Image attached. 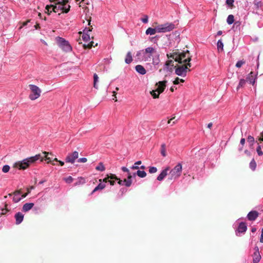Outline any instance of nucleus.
<instances>
[{
	"label": "nucleus",
	"mask_w": 263,
	"mask_h": 263,
	"mask_svg": "<svg viewBox=\"0 0 263 263\" xmlns=\"http://www.w3.org/2000/svg\"><path fill=\"white\" fill-rule=\"evenodd\" d=\"M166 56L168 59L172 58L179 64L190 63L192 58L189 51L187 50L183 52H179L177 50L170 54H167Z\"/></svg>",
	"instance_id": "f257e3e1"
},
{
	"label": "nucleus",
	"mask_w": 263,
	"mask_h": 263,
	"mask_svg": "<svg viewBox=\"0 0 263 263\" xmlns=\"http://www.w3.org/2000/svg\"><path fill=\"white\" fill-rule=\"evenodd\" d=\"M43 157H41V154L36 155L34 156L31 157L22 161H20L15 162L13 167L14 168H18L19 170H25L28 168L32 163H34L36 161L40 160L43 161Z\"/></svg>",
	"instance_id": "f03ea898"
},
{
	"label": "nucleus",
	"mask_w": 263,
	"mask_h": 263,
	"mask_svg": "<svg viewBox=\"0 0 263 263\" xmlns=\"http://www.w3.org/2000/svg\"><path fill=\"white\" fill-rule=\"evenodd\" d=\"M55 3L53 5L52 11L54 12H58L62 11L63 13H68L70 8V6L68 5V0H53Z\"/></svg>",
	"instance_id": "7ed1b4c3"
},
{
	"label": "nucleus",
	"mask_w": 263,
	"mask_h": 263,
	"mask_svg": "<svg viewBox=\"0 0 263 263\" xmlns=\"http://www.w3.org/2000/svg\"><path fill=\"white\" fill-rule=\"evenodd\" d=\"M166 83L167 81L164 80L159 81L156 83V85L157 86V88L155 90H153L150 92L153 98L157 99L159 97V95L164 91L166 87Z\"/></svg>",
	"instance_id": "20e7f679"
},
{
	"label": "nucleus",
	"mask_w": 263,
	"mask_h": 263,
	"mask_svg": "<svg viewBox=\"0 0 263 263\" xmlns=\"http://www.w3.org/2000/svg\"><path fill=\"white\" fill-rule=\"evenodd\" d=\"M182 167L180 163L177 164L173 169H172L168 174V179L172 180L179 178L182 172Z\"/></svg>",
	"instance_id": "39448f33"
},
{
	"label": "nucleus",
	"mask_w": 263,
	"mask_h": 263,
	"mask_svg": "<svg viewBox=\"0 0 263 263\" xmlns=\"http://www.w3.org/2000/svg\"><path fill=\"white\" fill-rule=\"evenodd\" d=\"M191 67V63H187L184 65L175 66V73L179 76L185 77L187 71H190L189 68Z\"/></svg>",
	"instance_id": "423d86ee"
},
{
	"label": "nucleus",
	"mask_w": 263,
	"mask_h": 263,
	"mask_svg": "<svg viewBox=\"0 0 263 263\" xmlns=\"http://www.w3.org/2000/svg\"><path fill=\"white\" fill-rule=\"evenodd\" d=\"M29 87L31 92L29 96L31 100H35L40 97L42 91L38 86L35 85L30 84Z\"/></svg>",
	"instance_id": "0eeeda50"
},
{
	"label": "nucleus",
	"mask_w": 263,
	"mask_h": 263,
	"mask_svg": "<svg viewBox=\"0 0 263 263\" xmlns=\"http://www.w3.org/2000/svg\"><path fill=\"white\" fill-rule=\"evenodd\" d=\"M57 42L59 46L65 52H70L72 50V47L64 39L58 37L57 38Z\"/></svg>",
	"instance_id": "6e6552de"
},
{
	"label": "nucleus",
	"mask_w": 263,
	"mask_h": 263,
	"mask_svg": "<svg viewBox=\"0 0 263 263\" xmlns=\"http://www.w3.org/2000/svg\"><path fill=\"white\" fill-rule=\"evenodd\" d=\"M156 28L157 32H167L173 30L175 28V25L173 23H167L158 25Z\"/></svg>",
	"instance_id": "1a4fd4ad"
},
{
	"label": "nucleus",
	"mask_w": 263,
	"mask_h": 263,
	"mask_svg": "<svg viewBox=\"0 0 263 263\" xmlns=\"http://www.w3.org/2000/svg\"><path fill=\"white\" fill-rule=\"evenodd\" d=\"M79 153L77 151H74L72 153L69 154L65 158L66 162L74 163L75 160L78 158Z\"/></svg>",
	"instance_id": "9d476101"
},
{
	"label": "nucleus",
	"mask_w": 263,
	"mask_h": 263,
	"mask_svg": "<svg viewBox=\"0 0 263 263\" xmlns=\"http://www.w3.org/2000/svg\"><path fill=\"white\" fill-rule=\"evenodd\" d=\"M254 250L255 252L253 255V262L258 263L261 259V255H260L258 247H255Z\"/></svg>",
	"instance_id": "9b49d317"
},
{
	"label": "nucleus",
	"mask_w": 263,
	"mask_h": 263,
	"mask_svg": "<svg viewBox=\"0 0 263 263\" xmlns=\"http://www.w3.org/2000/svg\"><path fill=\"white\" fill-rule=\"evenodd\" d=\"M259 213L256 211H251L247 215L248 219L250 221L255 220L258 216Z\"/></svg>",
	"instance_id": "f8f14e48"
},
{
	"label": "nucleus",
	"mask_w": 263,
	"mask_h": 263,
	"mask_svg": "<svg viewBox=\"0 0 263 263\" xmlns=\"http://www.w3.org/2000/svg\"><path fill=\"white\" fill-rule=\"evenodd\" d=\"M21 193V190H17V191H15L13 193L9 194V196H11V195H13L14 196L13 198V201L14 202H18L22 199V198L20 196Z\"/></svg>",
	"instance_id": "ddd939ff"
},
{
	"label": "nucleus",
	"mask_w": 263,
	"mask_h": 263,
	"mask_svg": "<svg viewBox=\"0 0 263 263\" xmlns=\"http://www.w3.org/2000/svg\"><path fill=\"white\" fill-rule=\"evenodd\" d=\"M170 171V167H166L163 170L157 177V180L162 181L168 174V171Z\"/></svg>",
	"instance_id": "4468645a"
},
{
	"label": "nucleus",
	"mask_w": 263,
	"mask_h": 263,
	"mask_svg": "<svg viewBox=\"0 0 263 263\" xmlns=\"http://www.w3.org/2000/svg\"><path fill=\"white\" fill-rule=\"evenodd\" d=\"M174 62L172 60L167 61L164 65L165 68L168 71L172 72L173 70Z\"/></svg>",
	"instance_id": "2eb2a0df"
},
{
	"label": "nucleus",
	"mask_w": 263,
	"mask_h": 263,
	"mask_svg": "<svg viewBox=\"0 0 263 263\" xmlns=\"http://www.w3.org/2000/svg\"><path fill=\"white\" fill-rule=\"evenodd\" d=\"M15 218L16 220L15 223L16 224H19L23 220L24 215L21 212H18L15 215Z\"/></svg>",
	"instance_id": "dca6fc26"
},
{
	"label": "nucleus",
	"mask_w": 263,
	"mask_h": 263,
	"mask_svg": "<svg viewBox=\"0 0 263 263\" xmlns=\"http://www.w3.org/2000/svg\"><path fill=\"white\" fill-rule=\"evenodd\" d=\"M42 154L44 155V156L41 155V157H42L43 158V160L44 159H45V160H48V161L47 162L48 163H49L50 162L51 163L53 158H52V157H51V156L49 157L48 156L50 155V156H52L53 155L52 154V153H49L48 152H43Z\"/></svg>",
	"instance_id": "f3484780"
},
{
	"label": "nucleus",
	"mask_w": 263,
	"mask_h": 263,
	"mask_svg": "<svg viewBox=\"0 0 263 263\" xmlns=\"http://www.w3.org/2000/svg\"><path fill=\"white\" fill-rule=\"evenodd\" d=\"M99 181L100 182V183L93 189V190L91 193V195L93 194L95 192L98 190H102L104 189L106 185L105 184L102 183V179H100L99 180Z\"/></svg>",
	"instance_id": "a211bd4d"
},
{
	"label": "nucleus",
	"mask_w": 263,
	"mask_h": 263,
	"mask_svg": "<svg viewBox=\"0 0 263 263\" xmlns=\"http://www.w3.org/2000/svg\"><path fill=\"white\" fill-rule=\"evenodd\" d=\"M247 229V225L245 222H241L239 223L237 229V231L239 233H245Z\"/></svg>",
	"instance_id": "6ab92c4d"
},
{
	"label": "nucleus",
	"mask_w": 263,
	"mask_h": 263,
	"mask_svg": "<svg viewBox=\"0 0 263 263\" xmlns=\"http://www.w3.org/2000/svg\"><path fill=\"white\" fill-rule=\"evenodd\" d=\"M133 177L131 173H129L127 175V179H124V181L125 182V185L127 187L131 186L132 183V178Z\"/></svg>",
	"instance_id": "aec40b11"
},
{
	"label": "nucleus",
	"mask_w": 263,
	"mask_h": 263,
	"mask_svg": "<svg viewBox=\"0 0 263 263\" xmlns=\"http://www.w3.org/2000/svg\"><path fill=\"white\" fill-rule=\"evenodd\" d=\"M248 81H249L250 83L252 84L253 85L254 84L255 82V73L251 71L247 77V80Z\"/></svg>",
	"instance_id": "412c9836"
},
{
	"label": "nucleus",
	"mask_w": 263,
	"mask_h": 263,
	"mask_svg": "<svg viewBox=\"0 0 263 263\" xmlns=\"http://www.w3.org/2000/svg\"><path fill=\"white\" fill-rule=\"evenodd\" d=\"M136 70L141 74H144L146 73V71L144 67L141 65H138L135 67Z\"/></svg>",
	"instance_id": "4be33fe9"
},
{
	"label": "nucleus",
	"mask_w": 263,
	"mask_h": 263,
	"mask_svg": "<svg viewBox=\"0 0 263 263\" xmlns=\"http://www.w3.org/2000/svg\"><path fill=\"white\" fill-rule=\"evenodd\" d=\"M110 179H115V180L118 181V183L120 185H125V182L124 180H121L120 178L117 177L115 174H111V176H110Z\"/></svg>",
	"instance_id": "5701e85b"
},
{
	"label": "nucleus",
	"mask_w": 263,
	"mask_h": 263,
	"mask_svg": "<svg viewBox=\"0 0 263 263\" xmlns=\"http://www.w3.org/2000/svg\"><path fill=\"white\" fill-rule=\"evenodd\" d=\"M34 206L33 203H26L25 204H24L23 206V211L24 212H28L30 210H31L33 206Z\"/></svg>",
	"instance_id": "b1692460"
},
{
	"label": "nucleus",
	"mask_w": 263,
	"mask_h": 263,
	"mask_svg": "<svg viewBox=\"0 0 263 263\" xmlns=\"http://www.w3.org/2000/svg\"><path fill=\"white\" fill-rule=\"evenodd\" d=\"M133 61V57L131 52H127L125 59V62L126 64H130Z\"/></svg>",
	"instance_id": "393cba45"
},
{
	"label": "nucleus",
	"mask_w": 263,
	"mask_h": 263,
	"mask_svg": "<svg viewBox=\"0 0 263 263\" xmlns=\"http://www.w3.org/2000/svg\"><path fill=\"white\" fill-rule=\"evenodd\" d=\"M157 32L156 28H152L151 27H149L146 30V34H150V35H154Z\"/></svg>",
	"instance_id": "a878e982"
},
{
	"label": "nucleus",
	"mask_w": 263,
	"mask_h": 263,
	"mask_svg": "<svg viewBox=\"0 0 263 263\" xmlns=\"http://www.w3.org/2000/svg\"><path fill=\"white\" fill-rule=\"evenodd\" d=\"M161 154L163 157L166 156V145L164 143L161 144V149H160Z\"/></svg>",
	"instance_id": "bb28decb"
},
{
	"label": "nucleus",
	"mask_w": 263,
	"mask_h": 263,
	"mask_svg": "<svg viewBox=\"0 0 263 263\" xmlns=\"http://www.w3.org/2000/svg\"><path fill=\"white\" fill-rule=\"evenodd\" d=\"M246 83V80L244 79H241L239 81L238 85L237 86L236 89L238 90L239 88H242L245 86Z\"/></svg>",
	"instance_id": "cd10ccee"
},
{
	"label": "nucleus",
	"mask_w": 263,
	"mask_h": 263,
	"mask_svg": "<svg viewBox=\"0 0 263 263\" xmlns=\"http://www.w3.org/2000/svg\"><path fill=\"white\" fill-rule=\"evenodd\" d=\"M227 22L228 24L231 25L234 22V17L233 15L230 14L227 18Z\"/></svg>",
	"instance_id": "c85d7f7f"
},
{
	"label": "nucleus",
	"mask_w": 263,
	"mask_h": 263,
	"mask_svg": "<svg viewBox=\"0 0 263 263\" xmlns=\"http://www.w3.org/2000/svg\"><path fill=\"white\" fill-rule=\"evenodd\" d=\"M96 170L99 171L103 172L105 171V167L102 162H100L99 163V165L97 166H96Z\"/></svg>",
	"instance_id": "c756f323"
},
{
	"label": "nucleus",
	"mask_w": 263,
	"mask_h": 263,
	"mask_svg": "<svg viewBox=\"0 0 263 263\" xmlns=\"http://www.w3.org/2000/svg\"><path fill=\"white\" fill-rule=\"evenodd\" d=\"M217 49L218 51H222L223 48V44L221 40H219L217 44Z\"/></svg>",
	"instance_id": "7c9ffc66"
},
{
	"label": "nucleus",
	"mask_w": 263,
	"mask_h": 263,
	"mask_svg": "<svg viewBox=\"0 0 263 263\" xmlns=\"http://www.w3.org/2000/svg\"><path fill=\"white\" fill-rule=\"evenodd\" d=\"M249 166H250V168L252 170V171H255V169H256V162L255 161L254 159H253L250 162V164H249Z\"/></svg>",
	"instance_id": "2f4dec72"
},
{
	"label": "nucleus",
	"mask_w": 263,
	"mask_h": 263,
	"mask_svg": "<svg viewBox=\"0 0 263 263\" xmlns=\"http://www.w3.org/2000/svg\"><path fill=\"white\" fill-rule=\"evenodd\" d=\"M136 174L137 175L141 177V178H144L146 176V173L145 171H139L138 170L137 172H136Z\"/></svg>",
	"instance_id": "473e14b6"
},
{
	"label": "nucleus",
	"mask_w": 263,
	"mask_h": 263,
	"mask_svg": "<svg viewBox=\"0 0 263 263\" xmlns=\"http://www.w3.org/2000/svg\"><path fill=\"white\" fill-rule=\"evenodd\" d=\"M53 5H47L45 7L47 11L46 12L48 15H50L52 11Z\"/></svg>",
	"instance_id": "72a5a7b5"
},
{
	"label": "nucleus",
	"mask_w": 263,
	"mask_h": 263,
	"mask_svg": "<svg viewBox=\"0 0 263 263\" xmlns=\"http://www.w3.org/2000/svg\"><path fill=\"white\" fill-rule=\"evenodd\" d=\"M98 76L96 73H95L93 75V87L97 89H98V86L97 85V82L98 81Z\"/></svg>",
	"instance_id": "f704fd0d"
},
{
	"label": "nucleus",
	"mask_w": 263,
	"mask_h": 263,
	"mask_svg": "<svg viewBox=\"0 0 263 263\" xmlns=\"http://www.w3.org/2000/svg\"><path fill=\"white\" fill-rule=\"evenodd\" d=\"M142 163V162L141 161H138L137 162H136L134 164V165H133L132 167H131V168L132 170H138L139 169V167L138 166V165H140Z\"/></svg>",
	"instance_id": "c9c22d12"
},
{
	"label": "nucleus",
	"mask_w": 263,
	"mask_h": 263,
	"mask_svg": "<svg viewBox=\"0 0 263 263\" xmlns=\"http://www.w3.org/2000/svg\"><path fill=\"white\" fill-rule=\"evenodd\" d=\"M85 183V179L82 177H81V178H80L79 181L74 183V185L77 186V185H79L80 184H84Z\"/></svg>",
	"instance_id": "e433bc0d"
},
{
	"label": "nucleus",
	"mask_w": 263,
	"mask_h": 263,
	"mask_svg": "<svg viewBox=\"0 0 263 263\" xmlns=\"http://www.w3.org/2000/svg\"><path fill=\"white\" fill-rule=\"evenodd\" d=\"M258 145L256 148V151H257V154L259 156H262L263 155V152L261 151L262 145H260L259 143H258Z\"/></svg>",
	"instance_id": "4c0bfd02"
},
{
	"label": "nucleus",
	"mask_w": 263,
	"mask_h": 263,
	"mask_svg": "<svg viewBox=\"0 0 263 263\" xmlns=\"http://www.w3.org/2000/svg\"><path fill=\"white\" fill-rule=\"evenodd\" d=\"M155 51V49L152 47H147L145 49V52L146 53L152 54Z\"/></svg>",
	"instance_id": "58836bf2"
},
{
	"label": "nucleus",
	"mask_w": 263,
	"mask_h": 263,
	"mask_svg": "<svg viewBox=\"0 0 263 263\" xmlns=\"http://www.w3.org/2000/svg\"><path fill=\"white\" fill-rule=\"evenodd\" d=\"M247 141L251 144V145H253L255 140L254 137L250 135L248 137Z\"/></svg>",
	"instance_id": "ea45409f"
},
{
	"label": "nucleus",
	"mask_w": 263,
	"mask_h": 263,
	"mask_svg": "<svg viewBox=\"0 0 263 263\" xmlns=\"http://www.w3.org/2000/svg\"><path fill=\"white\" fill-rule=\"evenodd\" d=\"M83 40L85 42H88L90 40V36L87 34L84 33L82 36Z\"/></svg>",
	"instance_id": "a19ab883"
},
{
	"label": "nucleus",
	"mask_w": 263,
	"mask_h": 263,
	"mask_svg": "<svg viewBox=\"0 0 263 263\" xmlns=\"http://www.w3.org/2000/svg\"><path fill=\"white\" fill-rule=\"evenodd\" d=\"M93 42L91 41L89 44H88L87 45L84 44L83 45L84 48V49H87V48L90 49L93 46Z\"/></svg>",
	"instance_id": "79ce46f5"
},
{
	"label": "nucleus",
	"mask_w": 263,
	"mask_h": 263,
	"mask_svg": "<svg viewBox=\"0 0 263 263\" xmlns=\"http://www.w3.org/2000/svg\"><path fill=\"white\" fill-rule=\"evenodd\" d=\"M64 180L65 181L66 183H70L73 181V179L71 176H69L67 178H64Z\"/></svg>",
	"instance_id": "37998d69"
},
{
	"label": "nucleus",
	"mask_w": 263,
	"mask_h": 263,
	"mask_svg": "<svg viewBox=\"0 0 263 263\" xmlns=\"http://www.w3.org/2000/svg\"><path fill=\"white\" fill-rule=\"evenodd\" d=\"M10 170V166L8 165H5L3 167L2 171L6 173L9 171Z\"/></svg>",
	"instance_id": "c03bdc74"
},
{
	"label": "nucleus",
	"mask_w": 263,
	"mask_h": 263,
	"mask_svg": "<svg viewBox=\"0 0 263 263\" xmlns=\"http://www.w3.org/2000/svg\"><path fill=\"white\" fill-rule=\"evenodd\" d=\"M245 63V62L243 60L239 61L237 62L236 64V67L237 68H240L242 66L243 64Z\"/></svg>",
	"instance_id": "a18cd8bd"
},
{
	"label": "nucleus",
	"mask_w": 263,
	"mask_h": 263,
	"mask_svg": "<svg viewBox=\"0 0 263 263\" xmlns=\"http://www.w3.org/2000/svg\"><path fill=\"white\" fill-rule=\"evenodd\" d=\"M157 171V168L156 167L154 166H151L149 167V172L151 174L152 173H155Z\"/></svg>",
	"instance_id": "49530a36"
},
{
	"label": "nucleus",
	"mask_w": 263,
	"mask_h": 263,
	"mask_svg": "<svg viewBox=\"0 0 263 263\" xmlns=\"http://www.w3.org/2000/svg\"><path fill=\"white\" fill-rule=\"evenodd\" d=\"M234 2V0H227L226 4L230 6L231 8L233 7V3Z\"/></svg>",
	"instance_id": "de8ad7c7"
},
{
	"label": "nucleus",
	"mask_w": 263,
	"mask_h": 263,
	"mask_svg": "<svg viewBox=\"0 0 263 263\" xmlns=\"http://www.w3.org/2000/svg\"><path fill=\"white\" fill-rule=\"evenodd\" d=\"M258 141L260 143L263 142V131L260 133L259 137L258 138Z\"/></svg>",
	"instance_id": "09e8293b"
},
{
	"label": "nucleus",
	"mask_w": 263,
	"mask_h": 263,
	"mask_svg": "<svg viewBox=\"0 0 263 263\" xmlns=\"http://www.w3.org/2000/svg\"><path fill=\"white\" fill-rule=\"evenodd\" d=\"M110 176H111V174H110L109 175H107V177H105L103 180H102V182L103 181L104 182H109V181L110 180H109V179H110Z\"/></svg>",
	"instance_id": "8fccbe9b"
},
{
	"label": "nucleus",
	"mask_w": 263,
	"mask_h": 263,
	"mask_svg": "<svg viewBox=\"0 0 263 263\" xmlns=\"http://www.w3.org/2000/svg\"><path fill=\"white\" fill-rule=\"evenodd\" d=\"M87 161V159L86 158H81L78 160V162L79 163H85Z\"/></svg>",
	"instance_id": "3c124183"
},
{
	"label": "nucleus",
	"mask_w": 263,
	"mask_h": 263,
	"mask_svg": "<svg viewBox=\"0 0 263 263\" xmlns=\"http://www.w3.org/2000/svg\"><path fill=\"white\" fill-rule=\"evenodd\" d=\"M148 17L147 15H145L144 18H142L141 19L142 22L143 23H147L148 22Z\"/></svg>",
	"instance_id": "603ef678"
},
{
	"label": "nucleus",
	"mask_w": 263,
	"mask_h": 263,
	"mask_svg": "<svg viewBox=\"0 0 263 263\" xmlns=\"http://www.w3.org/2000/svg\"><path fill=\"white\" fill-rule=\"evenodd\" d=\"M2 212L1 215H5L9 211L7 208V204H5V208L2 210Z\"/></svg>",
	"instance_id": "864d4df0"
},
{
	"label": "nucleus",
	"mask_w": 263,
	"mask_h": 263,
	"mask_svg": "<svg viewBox=\"0 0 263 263\" xmlns=\"http://www.w3.org/2000/svg\"><path fill=\"white\" fill-rule=\"evenodd\" d=\"M121 170L124 172H126V173H127V175L129 173H130L129 170L127 167H126L125 166L122 167Z\"/></svg>",
	"instance_id": "5fc2aeb1"
},
{
	"label": "nucleus",
	"mask_w": 263,
	"mask_h": 263,
	"mask_svg": "<svg viewBox=\"0 0 263 263\" xmlns=\"http://www.w3.org/2000/svg\"><path fill=\"white\" fill-rule=\"evenodd\" d=\"M180 79L178 77H177L175 80L173 81V84L175 85H177L179 83Z\"/></svg>",
	"instance_id": "6e6d98bb"
},
{
	"label": "nucleus",
	"mask_w": 263,
	"mask_h": 263,
	"mask_svg": "<svg viewBox=\"0 0 263 263\" xmlns=\"http://www.w3.org/2000/svg\"><path fill=\"white\" fill-rule=\"evenodd\" d=\"M260 242L263 243V228L261 230V234L260 238Z\"/></svg>",
	"instance_id": "4d7b16f0"
},
{
	"label": "nucleus",
	"mask_w": 263,
	"mask_h": 263,
	"mask_svg": "<svg viewBox=\"0 0 263 263\" xmlns=\"http://www.w3.org/2000/svg\"><path fill=\"white\" fill-rule=\"evenodd\" d=\"M29 193H30V191L28 190L27 193L22 195L21 198H23L26 197L27 196V195H28V194H29Z\"/></svg>",
	"instance_id": "13d9d810"
},
{
	"label": "nucleus",
	"mask_w": 263,
	"mask_h": 263,
	"mask_svg": "<svg viewBox=\"0 0 263 263\" xmlns=\"http://www.w3.org/2000/svg\"><path fill=\"white\" fill-rule=\"evenodd\" d=\"M116 94H117V92L116 91H113V96L115 97V98H113V100H114L116 102L117 101Z\"/></svg>",
	"instance_id": "bf43d9fd"
},
{
	"label": "nucleus",
	"mask_w": 263,
	"mask_h": 263,
	"mask_svg": "<svg viewBox=\"0 0 263 263\" xmlns=\"http://www.w3.org/2000/svg\"><path fill=\"white\" fill-rule=\"evenodd\" d=\"M114 179H110L109 181V182L111 185H114L115 184V181L113 180Z\"/></svg>",
	"instance_id": "052dcab7"
},
{
	"label": "nucleus",
	"mask_w": 263,
	"mask_h": 263,
	"mask_svg": "<svg viewBox=\"0 0 263 263\" xmlns=\"http://www.w3.org/2000/svg\"><path fill=\"white\" fill-rule=\"evenodd\" d=\"M245 138H241V140H240V143L242 145H244L245 143Z\"/></svg>",
	"instance_id": "680f3d73"
},
{
	"label": "nucleus",
	"mask_w": 263,
	"mask_h": 263,
	"mask_svg": "<svg viewBox=\"0 0 263 263\" xmlns=\"http://www.w3.org/2000/svg\"><path fill=\"white\" fill-rule=\"evenodd\" d=\"M213 126V124L212 123H209L208 124V126L207 127L209 128H211Z\"/></svg>",
	"instance_id": "e2e57ef3"
},
{
	"label": "nucleus",
	"mask_w": 263,
	"mask_h": 263,
	"mask_svg": "<svg viewBox=\"0 0 263 263\" xmlns=\"http://www.w3.org/2000/svg\"><path fill=\"white\" fill-rule=\"evenodd\" d=\"M34 27L36 29H38L40 28V25L39 24H36L35 26H34Z\"/></svg>",
	"instance_id": "0e129e2a"
},
{
	"label": "nucleus",
	"mask_w": 263,
	"mask_h": 263,
	"mask_svg": "<svg viewBox=\"0 0 263 263\" xmlns=\"http://www.w3.org/2000/svg\"><path fill=\"white\" fill-rule=\"evenodd\" d=\"M141 54V51H138L137 52V54H136V56L137 57H139L140 56Z\"/></svg>",
	"instance_id": "69168bd1"
},
{
	"label": "nucleus",
	"mask_w": 263,
	"mask_h": 263,
	"mask_svg": "<svg viewBox=\"0 0 263 263\" xmlns=\"http://www.w3.org/2000/svg\"><path fill=\"white\" fill-rule=\"evenodd\" d=\"M58 162H59L61 166L64 165V162L63 161L59 160V161H58Z\"/></svg>",
	"instance_id": "338daca9"
},
{
	"label": "nucleus",
	"mask_w": 263,
	"mask_h": 263,
	"mask_svg": "<svg viewBox=\"0 0 263 263\" xmlns=\"http://www.w3.org/2000/svg\"><path fill=\"white\" fill-rule=\"evenodd\" d=\"M256 231V229L255 228H252L251 229V232L252 233H254Z\"/></svg>",
	"instance_id": "774afa93"
}]
</instances>
